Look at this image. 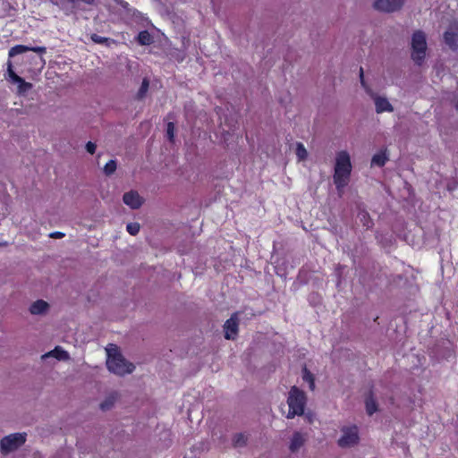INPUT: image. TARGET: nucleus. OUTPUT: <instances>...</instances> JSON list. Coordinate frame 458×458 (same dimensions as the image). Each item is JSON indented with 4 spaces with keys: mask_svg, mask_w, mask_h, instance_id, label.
<instances>
[{
    "mask_svg": "<svg viewBox=\"0 0 458 458\" xmlns=\"http://www.w3.org/2000/svg\"><path fill=\"white\" fill-rule=\"evenodd\" d=\"M96 144L91 142V141H89L87 144H86V149L89 153L90 154H94L95 151H96Z\"/></svg>",
    "mask_w": 458,
    "mask_h": 458,
    "instance_id": "obj_32",
    "label": "nucleus"
},
{
    "mask_svg": "<svg viewBox=\"0 0 458 458\" xmlns=\"http://www.w3.org/2000/svg\"><path fill=\"white\" fill-rule=\"evenodd\" d=\"M140 228L138 223H129L126 226V230L131 235H136L140 232Z\"/></svg>",
    "mask_w": 458,
    "mask_h": 458,
    "instance_id": "obj_28",
    "label": "nucleus"
},
{
    "mask_svg": "<svg viewBox=\"0 0 458 458\" xmlns=\"http://www.w3.org/2000/svg\"><path fill=\"white\" fill-rule=\"evenodd\" d=\"M296 155L300 160H304L307 157L308 153L302 143L297 144Z\"/></svg>",
    "mask_w": 458,
    "mask_h": 458,
    "instance_id": "obj_26",
    "label": "nucleus"
},
{
    "mask_svg": "<svg viewBox=\"0 0 458 458\" xmlns=\"http://www.w3.org/2000/svg\"><path fill=\"white\" fill-rule=\"evenodd\" d=\"M302 379L309 384V387L311 391L315 389V379L312 373L305 367L302 369Z\"/></svg>",
    "mask_w": 458,
    "mask_h": 458,
    "instance_id": "obj_19",
    "label": "nucleus"
},
{
    "mask_svg": "<svg viewBox=\"0 0 458 458\" xmlns=\"http://www.w3.org/2000/svg\"><path fill=\"white\" fill-rule=\"evenodd\" d=\"M359 441L358 428L355 426L344 427L342 428V436L338 440L341 447H350L356 445Z\"/></svg>",
    "mask_w": 458,
    "mask_h": 458,
    "instance_id": "obj_7",
    "label": "nucleus"
},
{
    "mask_svg": "<svg viewBox=\"0 0 458 458\" xmlns=\"http://www.w3.org/2000/svg\"><path fill=\"white\" fill-rule=\"evenodd\" d=\"M115 170H116V162L114 160L108 161L104 167V173L106 175H110V174H114Z\"/></svg>",
    "mask_w": 458,
    "mask_h": 458,
    "instance_id": "obj_27",
    "label": "nucleus"
},
{
    "mask_svg": "<svg viewBox=\"0 0 458 458\" xmlns=\"http://www.w3.org/2000/svg\"><path fill=\"white\" fill-rule=\"evenodd\" d=\"M7 66H8L7 67V73H8L9 80L13 83H15L16 81H21V77L14 72V71L13 70V64H12V63L10 61L8 62Z\"/></svg>",
    "mask_w": 458,
    "mask_h": 458,
    "instance_id": "obj_25",
    "label": "nucleus"
},
{
    "mask_svg": "<svg viewBox=\"0 0 458 458\" xmlns=\"http://www.w3.org/2000/svg\"><path fill=\"white\" fill-rule=\"evenodd\" d=\"M351 173L352 163L349 153L345 150L337 152L333 179L340 196L342 195L344 188L349 183Z\"/></svg>",
    "mask_w": 458,
    "mask_h": 458,
    "instance_id": "obj_1",
    "label": "nucleus"
},
{
    "mask_svg": "<svg viewBox=\"0 0 458 458\" xmlns=\"http://www.w3.org/2000/svg\"><path fill=\"white\" fill-rule=\"evenodd\" d=\"M405 0H375L374 8L384 13H393L399 10Z\"/></svg>",
    "mask_w": 458,
    "mask_h": 458,
    "instance_id": "obj_8",
    "label": "nucleus"
},
{
    "mask_svg": "<svg viewBox=\"0 0 458 458\" xmlns=\"http://www.w3.org/2000/svg\"><path fill=\"white\" fill-rule=\"evenodd\" d=\"M28 51H33L38 54H45L47 52V48L45 47H27L24 45H16L10 48L8 55L10 58H12Z\"/></svg>",
    "mask_w": 458,
    "mask_h": 458,
    "instance_id": "obj_10",
    "label": "nucleus"
},
{
    "mask_svg": "<svg viewBox=\"0 0 458 458\" xmlns=\"http://www.w3.org/2000/svg\"><path fill=\"white\" fill-rule=\"evenodd\" d=\"M123 200L125 205L129 206L132 209L139 208L143 203V199L135 191H131L124 193Z\"/></svg>",
    "mask_w": 458,
    "mask_h": 458,
    "instance_id": "obj_11",
    "label": "nucleus"
},
{
    "mask_svg": "<svg viewBox=\"0 0 458 458\" xmlns=\"http://www.w3.org/2000/svg\"><path fill=\"white\" fill-rule=\"evenodd\" d=\"M15 84H18V93L19 94H24L32 88V84L25 81L21 77V81H16Z\"/></svg>",
    "mask_w": 458,
    "mask_h": 458,
    "instance_id": "obj_23",
    "label": "nucleus"
},
{
    "mask_svg": "<svg viewBox=\"0 0 458 458\" xmlns=\"http://www.w3.org/2000/svg\"><path fill=\"white\" fill-rule=\"evenodd\" d=\"M366 411L369 415H372L377 411V403L372 396L366 399Z\"/></svg>",
    "mask_w": 458,
    "mask_h": 458,
    "instance_id": "obj_24",
    "label": "nucleus"
},
{
    "mask_svg": "<svg viewBox=\"0 0 458 458\" xmlns=\"http://www.w3.org/2000/svg\"><path fill=\"white\" fill-rule=\"evenodd\" d=\"M137 41L140 46H149L153 43V37L148 30H142L138 34Z\"/></svg>",
    "mask_w": 458,
    "mask_h": 458,
    "instance_id": "obj_18",
    "label": "nucleus"
},
{
    "mask_svg": "<svg viewBox=\"0 0 458 458\" xmlns=\"http://www.w3.org/2000/svg\"><path fill=\"white\" fill-rule=\"evenodd\" d=\"M64 236V233H61V232H55L50 234V237H53V238H63Z\"/></svg>",
    "mask_w": 458,
    "mask_h": 458,
    "instance_id": "obj_33",
    "label": "nucleus"
},
{
    "mask_svg": "<svg viewBox=\"0 0 458 458\" xmlns=\"http://www.w3.org/2000/svg\"><path fill=\"white\" fill-rule=\"evenodd\" d=\"M91 39L93 42L98 43V44H105L109 40L107 38L101 37L98 34H92Z\"/></svg>",
    "mask_w": 458,
    "mask_h": 458,
    "instance_id": "obj_31",
    "label": "nucleus"
},
{
    "mask_svg": "<svg viewBox=\"0 0 458 458\" xmlns=\"http://www.w3.org/2000/svg\"><path fill=\"white\" fill-rule=\"evenodd\" d=\"M359 216H360V220L363 222V225L367 228H369L372 226V222L370 221V219L369 217V214L367 212H360L359 214Z\"/></svg>",
    "mask_w": 458,
    "mask_h": 458,
    "instance_id": "obj_29",
    "label": "nucleus"
},
{
    "mask_svg": "<svg viewBox=\"0 0 458 458\" xmlns=\"http://www.w3.org/2000/svg\"><path fill=\"white\" fill-rule=\"evenodd\" d=\"M387 161V157L385 152H380L373 156L371 160L372 165L383 166Z\"/></svg>",
    "mask_w": 458,
    "mask_h": 458,
    "instance_id": "obj_20",
    "label": "nucleus"
},
{
    "mask_svg": "<svg viewBox=\"0 0 458 458\" xmlns=\"http://www.w3.org/2000/svg\"><path fill=\"white\" fill-rule=\"evenodd\" d=\"M455 107H456V109H458V98L455 100Z\"/></svg>",
    "mask_w": 458,
    "mask_h": 458,
    "instance_id": "obj_34",
    "label": "nucleus"
},
{
    "mask_svg": "<svg viewBox=\"0 0 458 458\" xmlns=\"http://www.w3.org/2000/svg\"><path fill=\"white\" fill-rule=\"evenodd\" d=\"M360 80L362 88L365 89L367 94H369L373 99L376 106V112L377 114L383 112H393L394 108L387 98L377 96L372 89L367 85L364 80V72L362 67L360 68Z\"/></svg>",
    "mask_w": 458,
    "mask_h": 458,
    "instance_id": "obj_5",
    "label": "nucleus"
},
{
    "mask_svg": "<svg viewBox=\"0 0 458 458\" xmlns=\"http://www.w3.org/2000/svg\"><path fill=\"white\" fill-rule=\"evenodd\" d=\"M225 337L228 340H233L238 334V318L237 315L233 314L227 319L224 325Z\"/></svg>",
    "mask_w": 458,
    "mask_h": 458,
    "instance_id": "obj_9",
    "label": "nucleus"
},
{
    "mask_svg": "<svg viewBox=\"0 0 458 458\" xmlns=\"http://www.w3.org/2000/svg\"><path fill=\"white\" fill-rule=\"evenodd\" d=\"M26 441L25 433H14L4 437L1 440V451L3 454H8L19 446L23 445Z\"/></svg>",
    "mask_w": 458,
    "mask_h": 458,
    "instance_id": "obj_6",
    "label": "nucleus"
},
{
    "mask_svg": "<svg viewBox=\"0 0 458 458\" xmlns=\"http://www.w3.org/2000/svg\"><path fill=\"white\" fill-rule=\"evenodd\" d=\"M166 134L170 141L174 140V124L170 122L167 123Z\"/></svg>",
    "mask_w": 458,
    "mask_h": 458,
    "instance_id": "obj_30",
    "label": "nucleus"
},
{
    "mask_svg": "<svg viewBox=\"0 0 458 458\" xmlns=\"http://www.w3.org/2000/svg\"><path fill=\"white\" fill-rule=\"evenodd\" d=\"M102 4L106 8L112 9L120 6L123 10L128 13H140L134 8H131L128 2L125 0H102Z\"/></svg>",
    "mask_w": 458,
    "mask_h": 458,
    "instance_id": "obj_13",
    "label": "nucleus"
},
{
    "mask_svg": "<svg viewBox=\"0 0 458 458\" xmlns=\"http://www.w3.org/2000/svg\"><path fill=\"white\" fill-rule=\"evenodd\" d=\"M48 357H55L58 360H66L70 358L69 353L60 346H56L54 350L43 354L41 358L45 360Z\"/></svg>",
    "mask_w": 458,
    "mask_h": 458,
    "instance_id": "obj_16",
    "label": "nucleus"
},
{
    "mask_svg": "<svg viewBox=\"0 0 458 458\" xmlns=\"http://www.w3.org/2000/svg\"><path fill=\"white\" fill-rule=\"evenodd\" d=\"M445 44L452 49L458 48V27L451 26L444 34Z\"/></svg>",
    "mask_w": 458,
    "mask_h": 458,
    "instance_id": "obj_14",
    "label": "nucleus"
},
{
    "mask_svg": "<svg viewBox=\"0 0 458 458\" xmlns=\"http://www.w3.org/2000/svg\"><path fill=\"white\" fill-rule=\"evenodd\" d=\"M411 58L420 65L426 56L427 38L422 30H416L411 37Z\"/></svg>",
    "mask_w": 458,
    "mask_h": 458,
    "instance_id": "obj_4",
    "label": "nucleus"
},
{
    "mask_svg": "<svg viewBox=\"0 0 458 458\" xmlns=\"http://www.w3.org/2000/svg\"><path fill=\"white\" fill-rule=\"evenodd\" d=\"M106 366L110 372L118 376H123L125 374H130L134 370V365L128 362L117 351L114 345H111L109 348H106Z\"/></svg>",
    "mask_w": 458,
    "mask_h": 458,
    "instance_id": "obj_2",
    "label": "nucleus"
},
{
    "mask_svg": "<svg viewBox=\"0 0 458 458\" xmlns=\"http://www.w3.org/2000/svg\"><path fill=\"white\" fill-rule=\"evenodd\" d=\"M118 398V394L116 392H112L110 393L106 398L105 400L100 403V409L102 411H108L110 410L114 403L116 402Z\"/></svg>",
    "mask_w": 458,
    "mask_h": 458,
    "instance_id": "obj_17",
    "label": "nucleus"
},
{
    "mask_svg": "<svg viewBox=\"0 0 458 458\" xmlns=\"http://www.w3.org/2000/svg\"><path fill=\"white\" fill-rule=\"evenodd\" d=\"M287 403L289 406L287 418L302 415L306 404V395L304 392L301 391L296 386H293L289 392Z\"/></svg>",
    "mask_w": 458,
    "mask_h": 458,
    "instance_id": "obj_3",
    "label": "nucleus"
},
{
    "mask_svg": "<svg viewBox=\"0 0 458 458\" xmlns=\"http://www.w3.org/2000/svg\"><path fill=\"white\" fill-rule=\"evenodd\" d=\"M247 443V436L243 433L235 434L233 438V444L235 447L244 446Z\"/></svg>",
    "mask_w": 458,
    "mask_h": 458,
    "instance_id": "obj_21",
    "label": "nucleus"
},
{
    "mask_svg": "<svg viewBox=\"0 0 458 458\" xmlns=\"http://www.w3.org/2000/svg\"><path fill=\"white\" fill-rule=\"evenodd\" d=\"M307 436L301 432L296 431L290 439L289 449L292 453H297L306 443Z\"/></svg>",
    "mask_w": 458,
    "mask_h": 458,
    "instance_id": "obj_12",
    "label": "nucleus"
},
{
    "mask_svg": "<svg viewBox=\"0 0 458 458\" xmlns=\"http://www.w3.org/2000/svg\"><path fill=\"white\" fill-rule=\"evenodd\" d=\"M148 88H149V81L147 78H144L141 82L140 88L137 93V98L138 99L143 98L145 97L146 93L148 92Z\"/></svg>",
    "mask_w": 458,
    "mask_h": 458,
    "instance_id": "obj_22",
    "label": "nucleus"
},
{
    "mask_svg": "<svg viewBox=\"0 0 458 458\" xmlns=\"http://www.w3.org/2000/svg\"><path fill=\"white\" fill-rule=\"evenodd\" d=\"M49 310V304L43 300H38L32 302L29 308L31 315L38 316L45 315Z\"/></svg>",
    "mask_w": 458,
    "mask_h": 458,
    "instance_id": "obj_15",
    "label": "nucleus"
}]
</instances>
